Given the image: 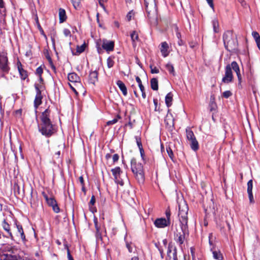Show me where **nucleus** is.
Masks as SVG:
<instances>
[{
  "instance_id": "nucleus-1",
  "label": "nucleus",
  "mask_w": 260,
  "mask_h": 260,
  "mask_svg": "<svg viewBox=\"0 0 260 260\" xmlns=\"http://www.w3.org/2000/svg\"><path fill=\"white\" fill-rule=\"evenodd\" d=\"M188 207L185 202L179 204L178 217L180 221V230H176L175 234V240L180 245L184 243L185 237L188 235L189 231L188 228Z\"/></svg>"
},
{
  "instance_id": "nucleus-2",
  "label": "nucleus",
  "mask_w": 260,
  "mask_h": 260,
  "mask_svg": "<svg viewBox=\"0 0 260 260\" xmlns=\"http://www.w3.org/2000/svg\"><path fill=\"white\" fill-rule=\"evenodd\" d=\"M50 111L47 109L41 116V122L39 125V132L46 137H50L54 133V129L50 119Z\"/></svg>"
},
{
  "instance_id": "nucleus-3",
  "label": "nucleus",
  "mask_w": 260,
  "mask_h": 260,
  "mask_svg": "<svg viewBox=\"0 0 260 260\" xmlns=\"http://www.w3.org/2000/svg\"><path fill=\"white\" fill-rule=\"evenodd\" d=\"M232 69L236 72L238 80L240 82L242 80L241 75L240 74V69L237 62L235 61L232 62L231 64H228L225 68V75L222 79V82L224 83H229L232 82L233 75Z\"/></svg>"
},
{
  "instance_id": "nucleus-4",
  "label": "nucleus",
  "mask_w": 260,
  "mask_h": 260,
  "mask_svg": "<svg viewBox=\"0 0 260 260\" xmlns=\"http://www.w3.org/2000/svg\"><path fill=\"white\" fill-rule=\"evenodd\" d=\"M223 41L225 48L229 52L236 50L238 46L236 37L231 30H227L223 34Z\"/></svg>"
},
{
  "instance_id": "nucleus-5",
  "label": "nucleus",
  "mask_w": 260,
  "mask_h": 260,
  "mask_svg": "<svg viewBox=\"0 0 260 260\" xmlns=\"http://www.w3.org/2000/svg\"><path fill=\"white\" fill-rule=\"evenodd\" d=\"M147 17L150 21L156 23L157 19V12L155 0H144Z\"/></svg>"
},
{
  "instance_id": "nucleus-6",
  "label": "nucleus",
  "mask_w": 260,
  "mask_h": 260,
  "mask_svg": "<svg viewBox=\"0 0 260 260\" xmlns=\"http://www.w3.org/2000/svg\"><path fill=\"white\" fill-rule=\"evenodd\" d=\"M111 172L112 173L113 176H114L115 182L118 184H119L120 186H123L124 184V182L120 177L121 174L122 173L120 168L117 167L114 169H112L111 170Z\"/></svg>"
},
{
  "instance_id": "nucleus-7",
  "label": "nucleus",
  "mask_w": 260,
  "mask_h": 260,
  "mask_svg": "<svg viewBox=\"0 0 260 260\" xmlns=\"http://www.w3.org/2000/svg\"><path fill=\"white\" fill-rule=\"evenodd\" d=\"M43 197L45 198L47 204L52 207V209L55 213H58L60 211L59 208L58 207L56 201L52 198H49L48 196L44 192H42Z\"/></svg>"
},
{
  "instance_id": "nucleus-8",
  "label": "nucleus",
  "mask_w": 260,
  "mask_h": 260,
  "mask_svg": "<svg viewBox=\"0 0 260 260\" xmlns=\"http://www.w3.org/2000/svg\"><path fill=\"white\" fill-rule=\"evenodd\" d=\"M0 69L2 72L6 73L10 70L8 57L4 54H0Z\"/></svg>"
},
{
  "instance_id": "nucleus-9",
  "label": "nucleus",
  "mask_w": 260,
  "mask_h": 260,
  "mask_svg": "<svg viewBox=\"0 0 260 260\" xmlns=\"http://www.w3.org/2000/svg\"><path fill=\"white\" fill-rule=\"evenodd\" d=\"M1 260H24L18 253L15 254H4L1 256Z\"/></svg>"
},
{
  "instance_id": "nucleus-10",
  "label": "nucleus",
  "mask_w": 260,
  "mask_h": 260,
  "mask_svg": "<svg viewBox=\"0 0 260 260\" xmlns=\"http://www.w3.org/2000/svg\"><path fill=\"white\" fill-rule=\"evenodd\" d=\"M35 89L37 91V94L34 101L35 107L37 108L42 103V96L41 95V85L38 84H35Z\"/></svg>"
},
{
  "instance_id": "nucleus-11",
  "label": "nucleus",
  "mask_w": 260,
  "mask_h": 260,
  "mask_svg": "<svg viewBox=\"0 0 260 260\" xmlns=\"http://www.w3.org/2000/svg\"><path fill=\"white\" fill-rule=\"evenodd\" d=\"M131 170L133 173H138L143 170V166L141 163L137 162L135 158L131 159Z\"/></svg>"
},
{
  "instance_id": "nucleus-12",
  "label": "nucleus",
  "mask_w": 260,
  "mask_h": 260,
  "mask_svg": "<svg viewBox=\"0 0 260 260\" xmlns=\"http://www.w3.org/2000/svg\"><path fill=\"white\" fill-rule=\"evenodd\" d=\"M154 224L157 228H164L170 224V222H169L166 218H160L156 219L154 222Z\"/></svg>"
},
{
  "instance_id": "nucleus-13",
  "label": "nucleus",
  "mask_w": 260,
  "mask_h": 260,
  "mask_svg": "<svg viewBox=\"0 0 260 260\" xmlns=\"http://www.w3.org/2000/svg\"><path fill=\"white\" fill-rule=\"evenodd\" d=\"M165 123L166 127L171 130L174 127V118L172 114L168 113L165 119Z\"/></svg>"
},
{
  "instance_id": "nucleus-14",
  "label": "nucleus",
  "mask_w": 260,
  "mask_h": 260,
  "mask_svg": "<svg viewBox=\"0 0 260 260\" xmlns=\"http://www.w3.org/2000/svg\"><path fill=\"white\" fill-rule=\"evenodd\" d=\"M253 182L252 180H250L247 182V193L250 204H253L254 200L252 194Z\"/></svg>"
},
{
  "instance_id": "nucleus-15",
  "label": "nucleus",
  "mask_w": 260,
  "mask_h": 260,
  "mask_svg": "<svg viewBox=\"0 0 260 260\" xmlns=\"http://www.w3.org/2000/svg\"><path fill=\"white\" fill-rule=\"evenodd\" d=\"M3 249L5 252H10L12 254L17 253L20 251L16 246L9 244L4 245Z\"/></svg>"
},
{
  "instance_id": "nucleus-16",
  "label": "nucleus",
  "mask_w": 260,
  "mask_h": 260,
  "mask_svg": "<svg viewBox=\"0 0 260 260\" xmlns=\"http://www.w3.org/2000/svg\"><path fill=\"white\" fill-rule=\"evenodd\" d=\"M68 78L70 82L81 85L80 78L76 73H71L69 74Z\"/></svg>"
},
{
  "instance_id": "nucleus-17",
  "label": "nucleus",
  "mask_w": 260,
  "mask_h": 260,
  "mask_svg": "<svg viewBox=\"0 0 260 260\" xmlns=\"http://www.w3.org/2000/svg\"><path fill=\"white\" fill-rule=\"evenodd\" d=\"M2 226L3 227V229L7 232V233L9 235V236L8 237L10 238L11 240H14V237L13 236V234L11 232V229H10V226L9 224L7 222L6 219H4L1 223Z\"/></svg>"
},
{
  "instance_id": "nucleus-18",
  "label": "nucleus",
  "mask_w": 260,
  "mask_h": 260,
  "mask_svg": "<svg viewBox=\"0 0 260 260\" xmlns=\"http://www.w3.org/2000/svg\"><path fill=\"white\" fill-rule=\"evenodd\" d=\"M15 225L17 228V235L20 236L23 242H25L26 240L21 225H20L17 222H15Z\"/></svg>"
},
{
  "instance_id": "nucleus-19",
  "label": "nucleus",
  "mask_w": 260,
  "mask_h": 260,
  "mask_svg": "<svg viewBox=\"0 0 260 260\" xmlns=\"http://www.w3.org/2000/svg\"><path fill=\"white\" fill-rule=\"evenodd\" d=\"M166 260H178L176 249L173 251L169 247L167 251Z\"/></svg>"
},
{
  "instance_id": "nucleus-20",
  "label": "nucleus",
  "mask_w": 260,
  "mask_h": 260,
  "mask_svg": "<svg viewBox=\"0 0 260 260\" xmlns=\"http://www.w3.org/2000/svg\"><path fill=\"white\" fill-rule=\"evenodd\" d=\"M98 73L97 71H92L90 73L89 75V82L90 83L92 84L93 85L98 81Z\"/></svg>"
},
{
  "instance_id": "nucleus-21",
  "label": "nucleus",
  "mask_w": 260,
  "mask_h": 260,
  "mask_svg": "<svg viewBox=\"0 0 260 260\" xmlns=\"http://www.w3.org/2000/svg\"><path fill=\"white\" fill-rule=\"evenodd\" d=\"M114 43L113 41H104L102 44V47L107 51L113 50Z\"/></svg>"
},
{
  "instance_id": "nucleus-22",
  "label": "nucleus",
  "mask_w": 260,
  "mask_h": 260,
  "mask_svg": "<svg viewBox=\"0 0 260 260\" xmlns=\"http://www.w3.org/2000/svg\"><path fill=\"white\" fill-rule=\"evenodd\" d=\"M17 68L21 79L25 80L27 77V73L22 68L20 61L17 62Z\"/></svg>"
},
{
  "instance_id": "nucleus-23",
  "label": "nucleus",
  "mask_w": 260,
  "mask_h": 260,
  "mask_svg": "<svg viewBox=\"0 0 260 260\" xmlns=\"http://www.w3.org/2000/svg\"><path fill=\"white\" fill-rule=\"evenodd\" d=\"M169 46L166 42H164L161 43L160 51L162 55L166 57H167L169 52L168 51Z\"/></svg>"
},
{
  "instance_id": "nucleus-24",
  "label": "nucleus",
  "mask_w": 260,
  "mask_h": 260,
  "mask_svg": "<svg viewBox=\"0 0 260 260\" xmlns=\"http://www.w3.org/2000/svg\"><path fill=\"white\" fill-rule=\"evenodd\" d=\"M211 251L212 252L213 258L217 260H223L222 255L219 250L213 249V247L211 248Z\"/></svg>"
},
{
  "instance_id": "nucleus-25",
  "label": "nucleus",
  "mask_w": 260,
  "mask_h": 260,
  "mask_svg": "<svg viewBox=\"0 0 260 260\" xmlns=\"http://www.w3.org/2000/svg\"><path fill=\"white\" fill-rule=\"evenodd\" d=\"M116 84L118 86L120 90L122 91L123 95H127V88L125 84L123 83V82L121 80H118L116 82Z\"/></svg>"
},
{
  "instance_id": "nucleus-26",
  "label": "nucleus",
  "mask_w": 260,
  "mask_h": 260,
  "mask_svg": "<svg viewBox=\"0 0 260 260\" xmlns=\"http://www.w3.org/2000/svg\"><path fill=\"white\" fill-rule=\"evenodd\" d=\"M14 193L15 195L23 196L24 194V190L23 188L22 190H20V187L17 183H15L14 185Z\"/></svg>"
},
{
  "instance_id": "nucleus-27",
  "label": "nucleus",
  "mask_w": 260,
  "mask_h": 260,
  "mask_svg": "<svg viewBox=\"0 0 260 260\" xmlns=\"http://www.w3.org/2000/svg\"><path fill=\"white\" fill-rule=\"evenodd\" d=\"M59 17L60 23L63 22L67 19L66 11L64 9L60 8L59 9Z\"/></svg>"
},
{
  "instance_id": "nucleus-28",
  "label": "nucleus",
  "mask_w": 260,
  "mask_h": 260,
  "mask_svg": "<svg viewBox=\"0 0 260 260\" xmlns=\"http://www.w3.org/2000/svg\"><path fill=\"white\" fill-rule=\"evenodd\" d=\"M173 100V94L171 92L168 93L165 98V103L168 107L172 105Z\"/></svg>"
},
{
  "instance_id": "nucleus-29",
  "label": "nucleus",
  "mask_w": 260,
  "mask_h": 260,
  "mask_svg": "<svg viewBox=\"0 0 260 260\" xmlns=\"http://www.w3.org/2000/svg\"><path fill=\"white\" fill-rule=\"evenodd\" d=\"M186 133L187 139L189 141L193 140H194V139H196L193 132L191 130L190 128L188 127L186 128Z\"/></svg>"
},
{
  "instance_id": "nucleus-30",
  "label": "nucleus",
  "mask_w": 260,
  "mask_h": 260,
  "mask_svg": "<svg viewBox=\"0 0 260 260\" xmlns=\"http://www.w3.org/2000/svg\"><path fill=\"white\" fill-rule=\"evenodd\" d=\"M94 225H95V229H96V236L98 238L99 237H101V225H98V219L97 218H95L94 219Z\"/></svg>"
},
{
  "instance_id": "nucleus-31",
  "label": "nucleus",
  "mask_w": 260,
  "mask_h": 260,
  "mask_svg": "<svg viewBox=\"0 0 260 260\" xmlns=\"http://www.w3.org/2000/svg\"><path fill=\"white\" fill-rule=\"evenodd\" d=\"M139 182H143L144 180V175L143 173V170L138 173H134Z\"/></svg>"
},
{
  "instance_id": "nucleus-32",
  "label": "nucleus",
  "mask_w": 260,
  "mask_h": 260,
  "mask_svg": "<svg viewBox=\"0 0 260 260\" xmlns=\"http://www.w3.org/2000/svg\"><path fill=\"white\" fill-rule=\"evenodd\" d=\"M189 142L190 147L193 150L196 151L199 149V144L196 139H194V140H191Z\"/></svg>"
},
{
  "instance_id": "nucleus-33",
  "label": "nucleus",
  "mask_w": 260,
  "mask_h": 260,
  "mask_svg": "<svg viewBox=\"0 0 260 260\" xmlns=\"http://www.w3.org/2000/svg\"><path fill=\"white\" fill-rule=\"evenodd\" d=\"M151 87L154 90H158V81L156 78H152L150 80Z\"/></svg>"
},
{
  "instance_id": "nucleus-34",
  "label": "nucleus",
  "mask_w": 260,
  "mask_h": 260,
  "mask_svg": "<svg viewBox=\"0 0 260 260\" xmlns=\"http://www.w3.org/2000/svg\"><path fill=\"white\" fill-rule=\"evenodd\" d=\"M131 39L133 42V45H134V44H135V42L136 41H138V39H139V36H138V34L136 32V31H133L131 34Z\"/></svg>"
},
{
  "instance_id": "nucleus-35",
  "label": "nucleus",
  "mask_w": 260,
  "mask_h": 260,
  "mask_svg": "<svg viewBox=\"0 0 260 260\" xmlns=\"http://www.w3.org/2000/svg\"><path fill=\"white\" fill-rule=\"evenodd\" d=\"M212 25L215 32L218 31L219 24L218 21L217 19H215L212 20Z\"/></svg>"
},
{
  "instance_id": "nucleus-36",
  "label": "nucleus",
  "mask_w": 260,
  "mask_h": 260,
  "mask_svg": "<svg viewBox=\"0 0 260 260\" xmlns=\"http://www.w3.org/2000/svg\"><path fill=\"white\" fill-rule=\"evenodd\" d=\"M166 68L170 74H172L173 75H175L174 68L172 64L171 63H167L166 65Z\"/></svg>"
},
{
  "instance_id": "nucleus-37",
  "label": "nucleus",
  "mask_w": 260,
  "mask_h": 260,
  "mask_svg": "<svg viewBox=\"0 0 260 260\" xmlns=\"http://www.w3.org/2000/svg\"><path fill=\"white\" fill-rule=\"evenodd\" d=\"M120 118V116L119 115H117L116 116V117L115 118H114L113 119H112V120H109V121H107V125H110L114 124L116 123L118 121V120Z\"/></svg>"
},
{
  "instance_id": "nucleus-38",
  "label": "nucleus",
  "mask_w": 260,
  "mask_h": 260,
  "mask_svg": "<svg viewBox=\"0 0 260 260\" xmlns=\"http://www.w3.org/2000/svg\"><path fill=\"white\" fill-rule=\"evenodd\" d=\"M210 106L211 107V109H210V110L211 111H212L213 110H215V108L216 107V104L214 102V97L212 95L210 97Z\"/></svg>"
},
{
  "instance_id": "nucleus-39",
  "label": "nucleus",
  "mask_w": 260,
  "mask_h": 260,
  "mask_svg": "<svg viewBox=\"0 0 260 260\" xmlns=\"http://www.w3.org/2000/svg\"><path fill=\"white\" fill-rule=\"evenodd\" d=\"M209 243L210 246V248L213 247V249H215V246L213 243V236L212 233H210L209 235Z\"/></svg>"
},
{
  "instance_id": "nucleus-40",
  "label": "nucleus",
  "mask_w": 260,
  "mask_h": 260,
  "mask_svg": "<svg viewBox=\"0 0 260 260\" xmlns=\"http://www.w3.org/2000/svg\"><path fill=\"white\" fill-rule=\"evenodd\" d=\"M86 45L85 44H83L81 46H77V52L78 54H80L82 53L85 49Z\"/></svg>"
},
{
  "instance_id": "nucleus-41",
  "label": "nucleus",
  "mask_w": 260,
  "mask_h": 260,
  "mask_svg": "<svg viewBox=\"0 0 260 260\" xmlns=\"http://www.w3.org/2000/svg\"><path fill=\"white\" fill-rule=\"evenodd\" d=\"M135 16V12L133 11H129L126 15V19L128 21H130Z\"/></svg>"
},
{
  "instance_id": "nucleus-42",
  "label": "nucleus",
  "mask_w": 260,
  "mask_h": 260,
  "mask_svg": "<svg viewBox=\"0 0 260 260\" xmlns=\"http://www.w3.org/2000/svg\"><path fill=\"white\" fill-rule=\"evenodd\" d=\"M107 66L109 68H111L113 67L114 61L112 58L109 57L107 60Z\"/></svg>"
},
{
  "instance_id": "nucleus-43",
  "label": "nucleus",
  "mask_w": 260,
  "mask_h": 260,
  "mask_svg": "<svg viewBox=\"0 0 260 260\" xmlns=\"http://www.w3.org/2000/svg\"><path fill=\"white\" fill-rule=\"evenodd\" d=\"M252 36L254 39L255 42L260 40V36L257 32L253 31L252 32Z\"/></svg>"
},
{
  "instance_id": "nucleus-44",
  "label": "nucleus",
  "mask_w": 260,
  "mask_h": 260,
  "mask_svg": "<svg viewBox=\"0 0 260 260\" xmlns=\"http://www.w3.org/2000/svg\"><path fill=\"white\" fill-rule=\"evenodd\" d=\"M166 216L167 218L166 219L171 223V211L169 208L166 211Z\"/></svg>"
},
{
  "instance_id": "nucleus-45",
  "label": "nucleus",
  "mask_w": 260,
  "mask_h": 260,
  "mask_svg": "<svg viewBox=\"0 0 260 260\" xmlns=\"http://www.w3.org/2000/svg\"><path fill=\"white\" fill-rule=\"evenodd\" d=\"M73 5L75 9H77L79 7L80 0H72Z\"/></svg>"
},
{
  "instance_id": "nucleus-46",
  "label": "nucleus",
  "mask_w": 260,
  "mask_h": 260,
  "mask_svg": "<svg viewBox=\"0 0 260 260\" xmlns=\"http://www.w3.org/2000/svg\"><path fill=\"white\" fill-rule=\"evenodd\" d=\"M232 92L229 90L224 91L222 93L223 96L226 99L229 98L230 96L232 95Z\"/></svg>"
},
{
  "instance_id": "nucleus-47",
  "label": "nucleus",
  "mask_w": 260,
  "mask_h": 260,
  "mask_svg": "<svg viewBox=\"0 0 260 260\" xmlns=\"http://www.w3.org/2000/svg\"><path fill=\"white\" fill-rule=\"evenodd\" d=\"M150 68L151 69V73L152 74H157L159 73V70L156 67H153V66L151 65L150 66Z\"/></svg>"
},
{
  "instance_id": "nucleus-48",
  "label": "nucleus",
  "mask_w": 260,
  "mask_h": 260,
  "mask_svg": "<svg viewBox=\"0 0 260 260\" xmlns=\"http://www.w3.org/2000/svg\"><path fill=\"white\" fill-rule=\"evenodd\" d=\"M64 246H65V248L67 249V253H68V259L69 260H72L73 259V257L72 256L71 253H70V250H69V248L67 245V244H64Z\"/></svg>"
},
{
  "instance_id": "nucleus-49",
  "label": "nucleus",
  "mask_w": 260,
  "mask_h": 260,
  "mask_svg": "<svg viewBox=\"0 0 260 260\" xmlns=\"http://www.w3.org/2000/svg\"><path fill=\"white\" fill-rule=\"evenodd\" d=\"M63 32L64 35L66 37H71V33L70 29L68 28H64L63 30Z\"/></svg>"
},
{
  "instance_id": "nucleus-50",
  "label": "nucleus",
  "mask_w": 260,
  "mask_h": 260,
  "mask_svg": "<svg viewBox=\"0 0 260 260\" xmlns=\"http://www.w3.org/2000/svg\"><path fill=\"white\" fill-rule=\"evenodd\" d=\"M167 151L169 157L172 159L173 157V152L170 147L167 148Z\"/></svg>"
},
{
  "instance_id": "nucleus-51",
  "label": "nucleus",
  "mask_w": 260,
  "mask_h": 260,
  "mask_svg": "<svg viewBox=\"0 0 260 260\" xmlns=\"http://www.w3.org/2000/svg\"><path fill=\"white\" fill-rule=\"evenodd\" d=\"M136 142H137V145L140 149V150H141L142 149V143H141V139L139 137H136Z\"/></svg>"
},
{
  "instance_id": "nucleus-52",
  "label": "nucleus",
  "mask_w": 260,
  "mask_h": 260,
  "mask_svg": "<svg viewBox=\"0 0 260 260\" xmlns=\"http://www.w3.org/2000/svg\"><path fill=\"white\" fill-rule=\"evenodd\" d=\"M43 73V69L41 67H39L36 70V74L40 76L41 74Z\"/></svg>"
},
{
  "instance_id": "nucleus-53",
  "label": "nucleus",
  "mask_w": 260,
  "mask_h": 260,
  "mask_svg": "<svg viewBox=\"0 0 260 260\" xmlns=\"http://www.w3.org/2000/svg\"><path fill=\"white\" fill-rule=\"evenodd\" d=\"M112 159L114 162L117 161L119 159V155L117 154H114L112 157Z\"/></svg>"
},
{
  "instance_id": "nucleus-54",
  "label": "nucleus",
  "mask_w": 260,
  "mask_h": 260,
  "mask_svg": "<svg viewBox=\"0 0 260 260\" xmlns=\"http://www.w3.org/2000/svg\"><path fill=\"white\" fill-rule=\"evenodd\" d=\"M95 202V199L94 196H92L91 200L89 202V204L91 205H93Z\"/></svg>"
},
{
  "instance_id": "nucleus-55",
  "label": "nucleus",
  "mask_w": 260,
  "mask_h": 260,
  "mask_svg": "<svg viewBox=\"0 0 260 260\" xmlns=\"http://www.w3.org/2000/svg\"><path fill=\"white\" fill-rule=\"evenodd\" d=\"M208 4H209V5L210 6V7L213 9L214 8V4H213V0H206Z\"/></svg>"
},
{
  "instance_id": "nucleus-56",
  "label": "nucleus",
  "mask_w": 260,
  "mask_h": 260,
  "mask_svg": "<svg viewBox=\"0 0 260 260\" xmlns=\"http://www.w3.org/2000/svg\"><path fill=\"white\" fill-rule=\"evenodd\" d=\"M126 246L128 250V251L129 252H132L133 251V248L131 247V244L129 243H126Z\"/></svg>"
},
{
  "instance_id": "nucleus-57",
  "label": "nucleus",
  "mask_w": 260,
  "mask_h": 260,
  "mask_svg": "<svg viewBox=\"0 0 260 260\" xmlns=\"http://www.w3.org/2000/svg\"><path fill=\"white\" fill-rule=\"evenodd\" d=\"M132 88L134 90V93L135 96L136 97H138V93H137V92L136 91V86H135L134 85H132Z\"/></svg>"
},
{
  "instance_id": "nucleus-58",
  "label": "nucleus",
  "mask_w": 260,
  "mask_h": 260,
  "mask_svg": "<svg viewBox=\"0 0 260 260\" xmlns=\"http://www.w3.org/2000/svg\"><path fill=\"white\" fill-rule=\"evenodd\" d=\"M79 181L81 183V185L82 186H83L84 185V179H83V176H80L79 178Z\"/></svg>"
},
{
  "instance_id": "nucleus-59",
  "label": "nucleus",
  "mask_w": 260,
  "mask_h": 260,
  "mask_svg": "<svg viewBox=\"0 0 260 260\" xmlns=\"http://www.w3.org/2000/svg\"><path fill=\"white\" fill-rule=\"evenodd\" d=\"M136 80L137 83H138L139 86H140L141 84H142L141 80L138 76L136 77Z\"/></svg>"
},
{
  "instance_id": "nucleus-60",
  "label": "nucleus",
  "mask_w": 260,
  "mask_h": 260,
  "mask_svg": "<svg viewBox=\"0 0 260 260\" xmlns=\"http://www.w3.org/2000/svg\"><path fill=\"white\" fill-rule=\"evenodd\" d=\"M100 5L105 10V8L104 5V0H99Z\"/></svg>"
},
{
  "instance_id": "nucleus-61",
  "label": "nucleus",
  "mask_w": 260,
  "mask_h": 260,
  "mask_svg": "<svg viewBox=\"0 0 260 260\" xmlns=\"http://www.w3.org/2000/svg\"><path fill=\"white\" fill-rule=\"evenodd\" d=\"M69 86L71 87V88L72 89V90L76 94H78V92H77L75 88L73 86V85L69 83Z\"/></svg>"
},
{
  "instance_id": "nucleus-62",
  "label": "nucleus",
  "mask_w": 260,
  "mask_h": 260,
  "mask_svg": "<svg viewBox=\"0 0 260 260\" xmlns=\"http://www.w3.org/2000/svg\"><path fill=\"white\" fill-rule=\"evenodd\" d=\"M153 103L155 105V110L156 111V108H157V100L156 99H154Z\"/></svg>"
},
{
  "instance_id": "nucleus-63",
  "label": "nucleus",
  "mask_w": 260,
  "mask_h": 260,
  "mask_svg": "<svg viewBox=\"0 0 260 260\" xmlns=\"http://www.w3.org/2000/svg\"><path fill=\"white\" fill-rule=\"evenodd\" d=\"M139 87L141 92L145 91L144 87L143 84H141Z\"/></svg>"
},
{
  "instance_id": "nucleus-64",
  "label": "nucleus",
  "mask_w": 260,
  "mask_h": 260,
  "mask_svg": "<svg viewBox=\"0 0 260 260\" xmlns=\"http://www.w3.org/2000/svg\"><path fill=\"white\" fill-rule=\"evenodd\" d=\"M255 42L256 43L257 47L260 50V39L258 41H256Z\"/></svg>"
}]
</instances>
